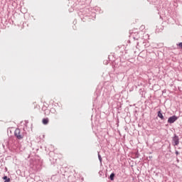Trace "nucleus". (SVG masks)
<instances>
[{
  "label": "nucleus",
  "instance_id": "nucleus-1",
  "mask_svg": "<svg viewBox=\"0 0 182 182\" xmlns=\"http://www.w3.org/2000/svg\"><path fill=\"white\" fill-rule=\"evenodd\" d=\"M14 135L18 140L23 139V135L21 134V129H16L14 132Z\"/></svg>",
  "mask_w": 182,
  "mask_h": 182
},
{
  "label": "nucleus",
  "instance_id": "nucleus-2",
  "mask_svg": "<svg viewBox=\"0 0 182 182\" xmlns=\"http://www.w3.org/2000/svg\"><path fill=\"white\" fill-rule=\"evenodd\" d=\"M173 146H177L180 144V139H178V136L175 135L173 138Z\"/></svg>",
  "mask_w": 182,
  "mask_h": 182
},
{
  "label": "nucleus",
  "instance_id": "nucleus-3",
  "mask_svg": "<svg viewBox=\"0 0 182 182\" xmlns=\"http://www.w3.org/2000/svg\"><path fill=\"white\" fill-rule=\"evenodd\" d=\"M178 119V117H176V115H173L172 117H170L168 119V123L172 124L174 123Z\"/></svg>",
  "mask_w": 182,
  "mask_h": 182
},
{
  "label": "nucleus",
  "instance_id": "nucleus-4",
  "mask_svg": "<svg viewBox=\"0 0 182 182\" xmlns=\"http://www.w3.org/2000/svg\"><path fill=\"white\" fill-rule=\"evenodd\" d=\"M158 117L161 119V120H164V116H163V114L161 113V111L158 112Z\"/></svg>",
  "mask_w": 182,
  "mask_h": 182
},
{
  "label": "nucleus",
  "instance_id": "nucleus-5",
  "mask_svg": "<svg viewBox=\"0 0 182 182\" xmlns=\"http://www.w3.org/2000/svg\"><path fill=\"white\" fill-rule=\"evenodd\" d=\"M42 122L43 124H48V123H49V119L44 118V119H43Z\"/></svg>",
  "mask_w": 182,
  "mask_h": 182
},
{
  "label": "nucleus",
  "instance_id": "nucleus-6",
  "mask_svg": "<svg viewBox=\"0 0 182 182\" xmlns=\"http://www.w3.org/2000/svg\"><path fill=\"white\" fill-rule=\"evenodd\" d=\"M3 180H5L4 182H9L11 181L10 178H8V176H4Z\"/></svg>",
  "mask_w": 182,
  "mask_h": 182
},
{
  "label": "nucleus",
  "instance_id": "nucleus-7",
  "mask_svg": "<svg viewBox=\"0 0 182 182\" xmlns=\"http://www.w3.org/2000/svg\"><path fill=\"white\" fill-rule=\"evenodd\" d=\"M109 178L112 181H113V180H114V173H111Z\"/></svg>",
  "mask_w": 182,
  "mask_h": 182
},
{
  "label": "nucleus",
  "instance_id": "nucleus-8",
  "mask_svg": "<svg viewBox=\"0 0 182 182\" xmlns=\"http://www.w3.org/2000/svg\"><path fill=\"white\" fill-rule=\"evenodd\" d=\"M178 46L181 47V48L182 49V43H179Z\"/></svg>",
  "mask_w": 182,
  "mask_h": 182
},
{
  "label": "nucleus",
  "instance_id": "nucleus-9",
  "mask_svg": "<svg viewBox=\"0 0 182 182\" xmlns=\"http://www.w3.org/2000/svg\"><path fill=\"white\" fill-rule=\"evenodd\" d=\"M99 159L100 161H102V156H100V155H98Z\"/></svg>",
  "mask_w": 182,
  "mask_h": 182
}]
</instances>
